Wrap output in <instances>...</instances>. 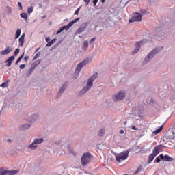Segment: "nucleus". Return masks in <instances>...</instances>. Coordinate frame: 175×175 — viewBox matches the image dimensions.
<instances>
[{"label":"nucleus","instance_id":"nucleus-10","mask_svg":"<svg viewBox=\"0 0 175 175\" xmlns=\"http://www.w3.org/2000/svg\"><path fill=\"white\" fill-rule=\"evenodd\" d=\"M143 111V107H137L134 110L132 111V114L137 117H141L142 112Z\"/></svg>","mask_w":175,"mask_h":175},{"label":"nucleus","instance_id":"nucleus-34","mask_svg":"<svg viewBox=\"0 0 175 175\" xmlns=\"http://www.w3.org/2000/svg\"><path fill=\"white\" fill-rule=\"evenodd\" d=\"M1 87H3V88H6L7 87H9V84H8V82H3L1 84Z\"/></svg>","mask_w":175,"mask_h":175},{"label":"nucleus","instance_id":"nucleus-48","mask_svg":"<svg viewBox=\"0 0 175 175\" xmlns=\"http://www.w3.org/2000/svg\"><path fill=\"white\" fill-rule=\"evenodd\" d=\"M131 129H133V131H137V128H136V126H133L131 127Z\"/></svg>","mask_w":175,"mask_h":175},{"label":"nucleus","instance_id":"nucleus-36","mask_svg":"<svg viewBox=\"0 0 175 175\" xmlns=\"http://www.w3.org/2000/svg\"><path fill=\"white\" fill-rule=\"evenodd\" d=\"M40 56V53H38L33 58V61H35V59H38V58H39V57Z\"/></svg>","mask_w":175,"mask_h":175},{"label":"nucleus","instance_id":"nucleus-26","mask_svg":"<svg viewBox=\"0 0 175 175\" xmlns=\"http://www.w3.org/2000/svg\"><path fill=\"white\" fill-rule=\"evenodd\" d=\"M20 35H21V29H17L15 33V39H18V38H20Z\"/></svg>","mask_w":175,"mask_h":175},{"label":"nucleus","instance_id":"nucleus-49","mask_svg":"<svg viewBox=\"0 0 175 175\" xmlns=\"http://www.w3.org/2000/svg\"><path fill=\"white\" fill-rule=\"evenodd\" d=\"M24 59L25 61H28V59H29V56H25Z\"/></svg>","mask_w":175,"mask_h":175},{"label":"nucleus","instance_id":"nucleus-46","mask_svg":"<svg viewBox=\"0 0 175 175\" xmlns=\"http://www.w3.org/2000/svg\"><path fill=\"white\" fill-rule=\"evenodd\" d=\"M24 68H25V64H21L20 65V68L21 69H24Z\"/></svg>","mask_w":175,"mask_h":175},{"label":"nucleus","instance_id":"nucleus-56","mask_svg":"<svg viewBox=\"0 0 175 175\" xmlns=\"http://www.w3.org/2000/svg\"><path fill=\"white\" fill-rule=\"evenodd\" d=\"M126 122H126V121H125V122H124V124H126Z\"/></svg>","mask_w":175,"mask_h":175},{"label":"nucleus","instance_id":"nucleus-44","mask_svg":"<svg viewBox=\"0 0 175 175\" xmlns=\"http://www.w3.org/2000/svg\"><path fill=\"white\" fill-rule=\"evenodd\" d=\"M98 0H93V5L94 6H96V3H98Z\"/></svg>","mask_w":175,"mask_h":175},{"label":"nucleus","instance_id":"nucleus-42","mask_svg":"<svg viewBox=\"0 0 175 175\" xmlns=\"http://www.w3.org/2000/svg\"><path fill=\"white\" fill-rule=\"evenodd\" d=\"M7 8H8V12L9 14H11V13H12V8H10L9 6H7Z\"/></svg>","mask_w":175,"mask_h":175},{"label":"nucleus","instance_id":"nucleus-3","mask_svg":"<svg viewBox=\"0 0 175 175\" xmlns=\"http://www.w3.org/2000/svg\"><path fill=\"white\" fill-rule=\"evenodd\" d=\"M91 59L90 58H87L77 66L75 73H74L75 79H77V77H79V75H80V72H81V69H83V68H84L85 65H88Z\"/></svg>","mask_w":175,"mask_h":175},{"label":"nucleus","instance_id":"nucleus-41","mask_svg":"<svg viewBox=\"0 0 175 175\" xmlns=\"http://www.w3.org/2000/svg\"><path fill=\"white\" fill-rule=\"evenodd\" d=\"M18 5L19 8V10H23V5H21V2H18Z\"/></svg>","mask_w":175,"mask_h":175},{"label":"nucleus","instance_id":"nucleus-12","mask_svg":"<svg viewBox=\"0 0 175 175\" xmlns=\"http://www.w3.org/2000/svg\"><path fill=\"white\" fill-rule=\"evenodd\" d=\"M88 24V23H83L82 25H81L79 28L77 30L76 34L80 35V33H81V32H84V31H85V28H87Z\"/></svg>","mask_w":175,"mask_h":175},{"label":"nucleus","instance_id":"nucleus-23","mask_svg":"<svg viewBox=\"0 0 175 175\" xmlns=\"http://www.w3.org/2000/svg\"><path fill=\"white\" fill-rule=\"evenodd\" d=\"M55 42H57V38H53V40H51V42H49L46 44V47H51V46H53V44H54V43H55Z\"/></svg>","mask_w":175,"mask_h":175},{"label":"nucleus","instance_id":"nucleus-33","mask_svg":"<svg viewBox=\"0 0 175 175\" xmlns=\"http://www.w3.org/2000/svg\"><path fill=\"white\" fill-rule=\"evenodd\" d=\"M142 43V42H139L135 44V49L137 50H140V44Z\"/></svg>","mask_w":175,"mask_h":175},{"label":"nucleus","instance_id":"nucleus-45","mask_svg":"<svg viewBox=\"0 0 175 175\" xmlns=\"http://www.w3.org/2000/svg\"><path fill=\"white\" fill-rule=\"evenodd\" d=\"M71 154H72V155H74V157H76V155H77V153H76V152L71 150L70 151Z\"/></svg>","mask_w":175,"mask_h":175},{"label":"nucleus","instance_id":"nucleus-57","mask_svg":"<svg viewBox=\"0 0 175 175\" xmlns=\"http://www.w3.org/2000/svg\"><path fill=\"white\" fill-rule=\"evenodd\" d=\"M0 23H1V19H0Z\"/></svg>","mask_w":175,"mask_h":175},{"label":"nucleus","instance_id":"nucleus-38","mask_svg":"<svg viewBox=\"0 0 175 175\" xmlns=\"http://www.w3.org/2000/svg\"><path fill=\"white\" fill-rule=\"evenodd\" d=\"M80 8H81V7L78 8L75 10V13H74V14H75V16H77V15L79 14V12H80Z\"/></svg>","mask_w":175,"mask_h":175},{"label":"nucleus","instance_id":"nucleus-20","mask_svg":"<svg viewBox=\"0 0 175 175\" xmlns=\"http://www.w3.org/2000/svg\"><path fill=\"white\" fill-rule=\"evenodd\" d=\"M159 32H161V28H157L153 31V36L152 38H159Z\"/></svg>","mask_w":175,"mask_h":175},{"label":"nucleus","instance_id":"nucleus-29","mask_svg":"<svg viewBox=\"0 0 175 175\" xmlns=\"http://www.w3.org/2000/svg\"><path fill=\"white\" fill-rule=\"evenodd\" d=\"M83 50H88V40H85L83 44Z\"/></svg>","mask_w":175,"mask_h":175},{"label":"nucleus","instance_id":"nucleus-6","mask_svg":"<svg viewBox=\"0 0 175 175\" xmlns=\"http://www.w3.org/2000/svg\"><path fill=\"white\" fill-rule=\"evenodd\" d=\"M128 157H129V151H126L122 153H120L118 155L116 156V159L117 162L121 163L122 161H125L128 159Z\"/></svg>","mask_w":175,"mask_h":175},{"label":"nucleus","instance_id":"nucleus-18","mask_svg":"<svg viewBox=\"0 0 175 175\" xmlns=\"http://www.w3.org/2000/svg\"><path fill=\"white\" fill-rule=\"evenodd\" d=\"M29 128H31V124H21L19 126V131H25L29 129Z\"/></svg>","mask_w":175,"mask_h":175},{"label":"nucleus","instance_id":"nucleus-32","mask_svg":"<svg viewBox=\"0 0 175 175\" xmlns=\"http://www.w3.org/2000/svg\"><path fill=\"white\" fill-rule=\"evenodd\" d=\"M99 136H103L105 135V129H101L98 133Z\"/></svg>","mask_w":175,"mask_h":175},{"label":"nucleus","instance_id":"nucleus-53","mask_svg":"<svg viewBox=\"0 0 175 175\" xmlns=\"http://www.w3.org/2000/svg\"><path fill=\"white\" fill-rule=\"evenodd\" d=\"M105 0H101L102 3H105Z\"/></svg>","mask_w":175,"mask_h":175},{"label":"nucleus","instance_id":"nucleus-5","mask_svg":"<svg viewBox=\"0 0 175 175\" xmlns=\"http://www.w3.org/2000/svg\"><path fill=\"white\" fill-rule=\"evenodd\" d=\"M43 142H44L43 138L35 139L33 142L27 146V148H29V150H35L38 148V145L42 144Z\"/></svg>","mask_w":175,"mask_h":175},{"label":"nucleus","instance_id":"nucleus-31","mask_svg":"<svg viewBox=\"0 0 175 175\" xmlns=\"http://www.w3.org/2000/svg\"><path fill=\"white\" fill-rule=\"evenodd\" d=\"M33 12V7H29L27 8V13L28 14H31Z\"/></svg>","mask_w":175,"mask_h":175},{"label":"nucleus","instance_id":"nucleus-15","mask_svg":"<svg viewBox=\"0 0 175 175\" xmlns=\"http://www.w3.org/2000/svg\"><path fill=\"white\" fill-rule=\"evenodd\" d=\"M15 59H16V57L14 55H12L11 57H10L5 61L6 66H8V68L12 66V62H13V61H14Z\"/></svg>","mask_w":175,"mask_h":175},{"label":"nucleus","instance_id":"nucleus-2","mask_svg":"<svg viewBox=\"0 0 175 175\" xmlns=\"http://www.w3.org/2000/svg\"><path fill=\"white\" fill-rule=\"evenodd\" d=\"M162 49H163V47L159 46L152 49L144 58L143 61L144 65H146V64H148V62H150L151 59H152V58H154V57H155V55H157L158 53H159L162 50Z\"/></svg>","mask_w":175,"mask_h":175},{"label":"nucleus","instance_id":"nucleus-47","mask_svg":"<svg viewBox=\"0 0 175 175\" xmlns=\"http://www.w3.org/2000/svg\"><path fill=\"white\" fill-rule=\"evenodd\" d=\"M137 51H139V50L135 49L134 51L132 52V54H136V53H137Z\"/></svg>","mask_w":175,"mask_h":175},{"label":"nucleus","instance_id":"nucleus-4","mask_svg":"<svg viewBox=\"0 0 175 175\" xmlns=\"http://www.w3.org/2000/svg\"><path fill=\"white\" fill-rule=\"evenodd\" d=\"M91 158H92V155L90 153L86 152L84 153L81 159V163L83 166H87L90 162H91Z\"/></svg>","mask_w":175,"mask_h":175},{"label":"nucleus","instance_id":"nucleus-24","mask_svg":"<svg viewBox=\"0 0 175 175\" xmlns=\"http://www.w3.org/2000/svg\"><path fill=\"white\" fill-rule=\"evenodd\" d=\"M155 157H157V156H155L152 153L150 154L148 157V163H151V162H152L154 161V159L155 158Z\"/></svg>","mask_w":175,"mask_h":175},{"label":"nucleus","instance_id":"nucleus-30","mask_svg":"<svg viewBox=\"0 0 175 175\" xmlns=\"http://www.w3.org/2000/svg\"><path fill=\"white\" fill-rule=\"evenodd\" d=\"M23 58H24V53H23V55L21 56H20L17 61L15 62V65H17V64H18V62H20V61H21V59H23Z\"/></svg>","mask_w":175,"mask_h":175},{"label":"nucleus","instance_id":"nucleus-43","mask_svg":"<svg viewBox=\"0 0 175 175\" xmlns=\"http://www.w3.org/2000/svg\"><path fill=\"white\" fill-rule=\"evenodd\" d=\"M83 1L85 2L87 5H88L90 4V2H91V0H83Z\"/></svg>","mask_w":175,"mask_h":175},{"label":"nucleus","instance_id":"nucleus-7","mask_svg":"<svg viewBox=\"0 0 175 175\" xmlns=\"http://www.w3.org/2000/svg\"><path fill=\"white\" fill-rule=\"evenodd\" d=\"M143 16H142V14L135 12L133 16L131 17V18L129 19V23H135V21H142V18Z\"/></svg>","mask_w":175,"mask_h":175},{"label":"nucleus","instance_id":"nucleus-51","mask_svg":"<svg viewBox=\"0 0 175 175\" xmlns=\"http://www.w3.org/2000/svg\"><path fill=\"white\" fill-rule=\"evenodd\" d=\"M45 40L49 43V42H50V38H46Z\"/></svg>","mask_w":175,"mask_h":175},{"label":"nucleus","instance_id":"nucleus-16","mask_svg":"<svg viewBox=\"0 0 175 175\" xmlns=\"http://www.w3.org/2000/svg\"><path fill=\"white\" fill-rule=\"evenodd\" d=\"M38 118H39V115L33 114L27 119V121H29V122H31V124H33V122H35V121H36V120H38Z\"/></svg>","mask_w":175,"mask_h":175},{"label":"nucleus","instance_id":"nucleus-35","mask_svg":"<svg viewBox=\"0 0 175 175\" xmlns=\"http://www.w3.org/2000/svg\"><path fill=\"white\" fill-rule=\"evenodd\" d=\"M161 157H157L154 161V163H159V162H161Z\"/></svg>","mask_w":175,"mask_h":175},{"label":"nucleus","instance_id":"nucleus-55","mask_svg":"<svg viewBox=\"0 0 175 175\" xmlns=\"http://www.w3.org/2000/svg\"><path fill=\"white\" fill-rule=\"evenodd\" d=\"M7 142H12V139H8Z\"/></svg>","mask_w":175,"mask_h":175},{"label":"nucleus","instance_id":"nucleus-14","mask_svg":"<svg viewBox=\"0 0 175 175\" xmlns=\"http://www.w3.org/2000/svg\"><path fill=\"white\" fill-rule=\"evenodd\" d=\"M160 158H161V161H165V162H172V161H173V158H172L171 157H170L167 154H165V156H163L161 154H160Z\"/></svg>","mask_w":175,"mask_h":175},{"label":"nucleus","instance_id":"nucleus-8","mask_svg":"<svg viewBox=\"0 0 175 175\" xmlns=\"http://www.w3.org/2000/svg\"><path fill=\"white\" fill-rule=\"evenodd\" d=\"M124 98H125V92L122 91H120L118 94H115L113 96V100H115V102H118V100H122Z\"/></svg>","mask_w":175,"mask_h":175},{"label":"nucleus","instance_id":"nucleus-39","mask_svg":"<svg viewBox=\"0 0 175 175\" xmlns=\"http://www.w3.org/2000/svg\"><path fill=\"white\" fill-rule=\"evenodd\" d=\"M95 40H96V38H95V37L92 38L90 40V44H92V43H94V42H95Z\"/></svg>","mask_w":175,"mask_h":175},{"label":"nucleus","instance_id":"nucleus-22","mask_svg":"<svg viewBox=\"0 0 175 175\" xmlns=\"http://www.w3.org/2000/svg\"><path fill=\"white\" fill-rule=\"evenodd\" d=\"M152 154H154V156L157 157V155L159 154V148H158V146L154 147Z\"/></svg>","mask_w":175,"mask_h":175},{"label":"nucleus","instance_id":"nucleus-37","mask_svg":"<svg viewBox=\"0 0 175 175\" xmlns=\"http://www.w3.org/2000/svg\"><path fill=\"white\" fill-rule=\"evenodd\" d=\"M141 13L143 14H148V11H147V10H141Z\"/></svg>","mask_w":175,"mask_h":175},{"label":"nucleus","instance_id":"nucleus-21","mask_svg":"<svg viewBox=\"0 0 175 175\" xmlns=\"http://www.w3.org/2000/svg\"><path fill=\"white\" fill-rule=\"evenodd\" d=\"M79 20H80V18H77L75 19H74L72 21L70 22L67 25L68 26V28H70V27H72L73 25V24H75V23H77V21H79Z\"/></svg>","mask_w":175,"mask_h":175},{"label":"nucleus","instance_id":"nucleus-11","mask_svg":"<svg viewBox=\"0 0 175 175\" xmlns=\"http://www.w3.org/2000/svg\"><path fill=\"white\" fill-rule=\"evenodd\" d=\"M66 88H68V82H65L59 89L57 93V98H59L65 92Z\"/></svg>","mask_w":175,"mask_h":175},{"label":"nucleus","instance_id":"nucleus-17","mask_svg":"<svg viewBox=\"0 0 175 175\" xmlns=\"http://www.w3.org/2000/svg\"><path fill=\"white\" fill-rule=\"evenodd\" d=\"M25 38V33L21 35V36L18 39V43L20 47H23L24 46V39Z\"/></svg>","mask_w":175,"mask_h":175},{"label":"nucleus","instance_id":"nucleus-9","mask_svg":"<svg viewBox=\"0 0 175 175\" xmlns=\"http://www.w3.org/2000/svg\"><path fill=\"white\" fill-rule=\"evenodd\" d=\"M18 172L16 170H6L3 169L0 170V175H15L17 174Z\"/></svg>","mask_w":175,"mask_h":175},{"label":"nucleus","instance_id":"nucleus-1","mask_svg":"<svg viewBox=\"0 0 175 175\" xmlns=\"http://www.w3.org/2000/svg\"><path fill=\"white\" fill-rule=\"evenodd\" d=\"M98 79V72H95L93 74L88 80V83L86 86H85L80 92L79 95H84L85 92H88V91H90V89L92 88V85H94V81Z\"/></svg>","mask_w":175,"mask_h":175},{"label":"nucleus","instance_id":"nucleus-28","mask_svg":"<svg viewBox=\"0 0 175 175\" xmlns=\"http://www.w3.org/2000/svg\"><path fill=\"white\" fill-rule=\"evenodd\" d=\"M20 16L21 18H23V20H25V21H27V20H28V14L27 13H21Z\"/></svg>","mask_w":175,"mask_h":175},{"label":"nucleus","instance_id":"nucleus-13","mask_svg":"<svg viewBox=\"0 0 175 175\" xmlns=\"http://www.w3.org/2000/svg\"><path fill=\"white\" fill-rule=\"evenodd\" d=\"M12 51L13 48H12V46H6V49L1 52V55H8V54H10V53H12Z\"/></svg>","mask_w":175,"mask_h":175},{"label":"nucleus","instance_id":"nucleus-25","mask_svg":"<svg viewBox=\"0 0 175 175\" xmlns=\"http://www.w3.org/2000/svg\"><path fill=\"white\" fill-rule=\"evenodd\" d=\"M162 129H163V125L161 126L158 129L153 132V135H158V133H161L162 132Z\"/></svg>","mask_w":175,"mask_h":175},{"label":"nucleus","instance_id":"nucleus-27","mask_svg":"<svg viewBox=\"0 0 175 175\" xmlns=\"http://www.w3.org/2000/svg\"><path fill=\"white\" fill-rule=\"evenodd\" d=\"M35 70V66L32 65V66L29 69V70L27 72V76H30L31 74Z\"/></svg>","mask_w":175,"mask_h":175},{"label":"nucleus","instance_id":"nucleus-19","mask_svg":"<svg viewBox=\"0 0 175 175\" xmlns=\"http://www.w3.org/2000/svg\"><path fill=\"white\" fill-rule=\"evenodd\" d=\"M69 29H70V28H69V27L68 26V25H66V26H63V27H60V28L59 29V30H58V31H57V33H56V35H59V33H61V32H62V31H64V29H65L66 31H68Z\"/></svg>","mask_w":175,"mask_h":175},{"label":"nucleus","instance_id":"nucleus-52","mask_svg":"<svg viewBox=\"0 0 175 175\" xmlns=\"http://www.w3.org/2000/svg\"><path fill=\"white\" fill-rule=\"evenodd\" d=\"M139 172H140V169L138 168V169L136 170L135 173H139Z\"/></svg>","mask_w":175,"mask_h":175},{"label":"nucleus","instance_id":"nucleus-50","mask_svg":"<svg viewBox=\"0 0 175 175\" xmlns=\"http://www.w3.org/2000/svg\"><path fill=\"white\" fill-rule=\"evenodd\" d=\"M124 130H120V135H124Z\"/></svg>","mask_w":175,"mask_h":175},{"label":"nucleus","instance_id":"nucleus-40","mask_svg":"<svg viewBox=\"0 0 175 175\" xmlns=\"http://www.w3.org/2000/svg\"><path fill=\"white\" fill-rule=\"evenodd\" d=\"M20 53V49H16L14 51V56L17 57V55Z\"/></svg>","mask_w":175,"mask_h":175},{"label":"nucleus","instance_id":"nucleus-54","mask_svg":"<svg viewBox=\"0 0 175 175\" xmlns=\"http://www.w3.org/2000/svg\"><path fill=\"white\" fill-rule=\"evenodd\" d=\"M39 49H40V48H38V49H36V53L38 52V51H39Z\"/></svg>","mask_w":175,"mask_h":175}]
</instances>
